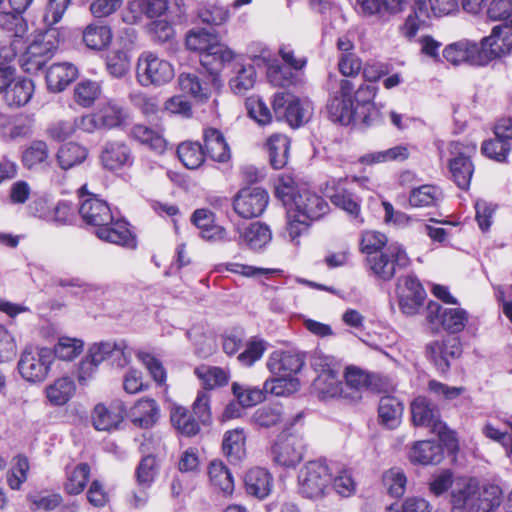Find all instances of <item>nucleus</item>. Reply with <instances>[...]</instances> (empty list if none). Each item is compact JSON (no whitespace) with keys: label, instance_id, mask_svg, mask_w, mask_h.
I'll use <instances>...</instances> for the list:
<instances>
[{"label":"nucleus","instance_id":"4be33fe9","mask_svg":"<svg viewBox=\"0 0 512 512\" xmlns=\"http://www.w3.org/2000/svg\"><path fill=\"white\" fill-rule=\"evenodd\" d=\"M313 391L322 400L344 398V385L339 373L329 366L315 378Z\"/></svg>","mask_w":512,"mask_h":512},{"label":"nucleus","instance_id":"a19ab883","mask_svg":"<svg viewBox=\"0 0 512 512\" xmlns=\"http://www.w3.org/2000/svg\"><path fill=\"white\" fill-rule=\"evenodd\" d=\"M34 92V83L26 78H14L5 92V101L9 106L20 107L29 102Z\"/></svg>","mask_w":512,"mask_h":512},{"label":"nucleus","instance_id":"9d476101","mask_svg":"<svg viewBox=\"0 0 512 512\" xmlns=\"http://www.w3.org/2000/svg\"><path fill=\"white\" fill-rule=\"evenodd\" d=\"M354 86L349 80H341L339 89L335 91L327 103L329 117L343 125L350 124L355 115L353 100Z\"/></svg>","mask_w":512,"mask_h":512},{"label":"nucleus","instance_id":"c9c22d12","mask_svg":"<svg viewBox=\"0 0 512 512\" xmlns=\"http://www.w3.org/2000/svg\"><path fill=\"white\" fill-rule=\"evenodd\" d=\"M88 149L77 143L67 142L61 145L56 153V160L62 170H69L82 164L88 157Z\"/></svg>","mask_w":512,"mask_h":512},{"label":"nucleus","instance_id":"603ef678","mask_svg":"<svg viewBox=\"0 0 512 512\" xmlns=\"http://www.w3.org/2000/svg\"><path fill=\"white\" fill-rule=\"evenodd\" d=\"M441 191L433 185H422L411 190L409 204L415 208L431 207L437 204L441 198Z\"/></svg>","mask_w":512,"mask_h":512},{"label":"nucleus","instance_id":"774afa93","mask_svg":"<svg viewBox=\"0 0 512 512\" xmlns=\"http://www.w3.org/2000/svg\"><path fill=\"white\" fill-rule=\"evenodd\" d=\"M232 391L242 407L257 405L265 399L263 390L240 383H233Z\"/></svg>","mask_w":512,"mask_h":512},{"label":"nucleus","instance_id":"393cba45","mask_svg":"<svg viewBox=\"0 0 512 512\" xmlns=\"http://www.w3.org/2000/svg\"><path fill=\"white\" fill-rule=\"evenodd\" d=\"M33 0H9V3L16 14L0 13V28L10 32L11 36L15 37L12 46L16 47L18 38H22L26 33V25L23 18L20 16Z\"/></svg>","mask_w":512,"mask_h":512},{"label":"nucleus","instance_id":"680f3d73","mask_svg":"<svg viewBox=\"0 0 512 512\" xmlns=\"http://www.w3.org/2000/svg\"><path fill=\"white\" fill-rule=\"evenodd\" d=\"M205 389H214L225 385L228 381L225 371L218 367L200 366L194 371Z\"/></svg>","mask_w":512,"mask_h":512},{"label":"nucleus","instance_id":"5701e85b","mask_svg":"<svg viewBox=\"0 0 512 512\" xmlns=\"http://www.w3.org/2000/svg\"><path fill=\"white\" fill-rule=\"evenodd\" d=\"M235 230L239 235L238 243L251 250H261L272 240L270 228L261 222H253L245 227L236 225Z\"/></svg>","mask_w":512,"mask_h":512},{"label":"nucleus","instance_id":"412c9836","mask_svg":"<svg viewBox=\"0 0 512 512\" xmlns=\"http://www.w3.org/2000/svg\"><path fill=\"white\" fill-rule=\"evenodd\" d=\"M412 421L416 426L431 427L434 432L442 433L445 428L439 420L438 409L426 398L417 397L411 403Z\"/></svg>","mask_w":512,"mask_h":512},{"label":"nucleus","instance_id":"0eeeda50","mask_svg":"<svg viewBox=\"0 0 512 512\" xmlns=\"http://www.w3.org/2000/svg\"><path fill=\"white\" fill-rule=\"evenodd\" d=\"M331 482V473L326 464L320 461L306 463L298 474V491L309 499L323 497Z\"/></svg>","mask_w":512,"mask_h":512},{"label":"nucleus","instance_id":"58836bf2","mask_svg":"<svg viewBox=\"0 0 512 512\" xmlns=\"http://www.w3.org/2000/svg\"><path fill=\"white\" fill-rule=\"evenodd\" d=\"M442 459V446L432 441L417 442L410 452V460L422 465L439 464Z\"/></svg>","mask_w":512,"mask_h":512},{"label":"nucleus","instance_id":"0e129e2a","mask_svg":"<svg viewBox=\"0 0 512 512\" xmlns=\"http://www.w3.org/2000/svg\"><path fill=\"white\" fill-rule=\"evenodd\" d=\"M217 40V36L204 30H192L186 36V47L195 52L202 54L208 52L213 43Z\"/></svg>","mask_w":512,"mask_h":512},{"label":"nucleus","instance_id":"f8f14e48","mask_svg":"<svg viewBox=\"0 0 512 512\" xmlns=\"http://www.w3.org/2000/svg\"><path fill=\"white\" fill-rule=\"evenodd\" d=\"M269 196L260 187H246L241 189L233 200L234 211L242 218L260 216L268 205Z\"/></svg>","mask_w":512,"mask_h":512},{"label":"nucleus","instance_id":"c85d7f7f","mask_svg":"<svg viewBox=\"0 0 512 512\" xmlns=\"http://www.w3.org/2000/svg\"><path fill=\"white\" fill-rule=\"evenodd\" d=\"M23 166L30 171H39L50 165V150L43 140H34L23 150Z\"/></svg>","mask_w":512,"mask_h":512},{"label":"nucleus","instance_id":"de8ad7c7","mask_svg":"<svg viewBox=\"0 0 512 512\" xmlns=\"http://www.w3.org/2000/svg\"><path fill=\"white\" fill-rule=\"evenodd\" d=\"M66 475L65 491L71 495H78L86 487L90 477V467L86 463H80L68 469Z\"/></svg>","mask_w":512,"mask_h":512},{"label":"nucleus","instance_id":"8fccbe9b","mask_svg":"<svg viewBox=\"0 0 512 512\" xmlns=\"http://www.w3.org/2000/svg\"><path fill=\"white\" fill-rule=\"evenodd\" d=\"M130 135L132 138L141 144L147 145L157 153L164 152L166 148L165 139L158 132L145 125H134L131 129Z\"/></svg>","mask_w":512,"mask_h":512},{"label":"nucleus","instance_id":"f03ea898","mask_svg":"<svg viewBox=\"0 0 512 512\" xmlns=\"http://www.w3.org/2000/svg\"><path fill=\"white\" fill-rule=\"evenodd\" d=\"M476 149V145L470 142L452 141L446 148L443 144L438 145L440 160L445 158L446 152L449 154L448 167L451 177L461 189H467L470 185L474 172L470 157L476 152Z\"/></svg>","mask_w":512,"mask_h":512},{"label":"nucleus","instance_id":"4d7b16f0","mask_svg":"<svg viewBox=\"0 0 512 512\" xmlns=\"http://www.w3.org/2000/svg\"><path fill=\"white\" fill-rule=\"evenodd\" d=\"M106 66L110 75L122 78L130 70L131 57L126 50L114 49L107 56Z\"/></svg>","mask_w":512,"mask_h":512},{"label":"nucleus","instance_id":"f704fd0d","mask_svg":"<svg viewBox=\"0 0 512 512\" xmlns=\"http://www.w3.org/2000/svg\"><path fill=\"white\" fill-rule=\"evenodd\" d=\"M204 145L207 155L214 161L225 163L230 159V150L223 134L215 128L204 130Z\"/></svg>","mask_w":512,"mask_h":512},{"label":"nucleus","instance_id":"20e7f679","mask_svg":"<svg viewBox=\"0 0 512 512\" xmlns=\"http://www.w3.org/2000/svg\"><path fill=\"white\" fill-rule=\"evenodd\" d=\"M174 75L173 65L152 52L142 53L137 60L136 77L143 87L164 85Z\"/></svg>","mask_w":512,"mask_h":512},{"label":"nucleus","instance_id":"5fc2aeb1","mask_svg":"<svg viewBox=\"0 0 512 512\" xmlns=\"http://www.w3.org/2000/svg\"><path fill=\"white\" fill-rule=\"evenodd\" d=\"M383 486L387 493L394 498L404 495L407 485V477L401 468L393 467L383 473Z\"/></svg>","mask_w":512,"mask_h":512},{"label":"nucleus","instance_id":"423d86ee","mask_svg":"<svg viewBox=\"0 0 512 512\" xmlns=\"http://www.w3.org/2000/svg\"><path fill=\"white\" fill-rule=\"evenodd\" d=\"M53 361L54 355L49 348L28 346L21 353L18 371L28 382H41L47 377Z\"/></svg>","mask_w":512,"mask_h":512},{"label":"nucleus","instance_id":"c756f323","mask_svg":"<svg viewBox=\"0 0 512 512\" xmlns=\"http://www.w3.org/2000/svg\"><path fill=\"white\" fill-rule=\"evenodd\" d=\"M244 484L248 495L264 499L271 492L272 477L266 469L255 467L245 474Z\"/></svg>","mask_w":512,"mask_h":512},{"label":"nucleus","instance_id":"39448f33","mask_svg":"<svg viewBox=\"0 0 512 512\" xmlns=\"http://www.w3.org/2000/svg\"><path fill=\"white\" fill-rule=\"evenodd\" d=\"M367 261L370 272L382 281H390L397 269L406 268L410 264L405 248L398 243H392L385 251L369 256Z\"/></svg>","mask_w":512,"mask_h":512},{"label":"nucleus","instance_id":"f257e3e1","mask_svg":"<svg viewBox=\"0 0 512 512\" xmlns=\"http://www.w3.org/2000/svg\"><path fill=\"white\" fill-rule=\"evenodd\" d=\"M79 213L85 223L96 227L95 234L99 239L121 246H135L128 223L114 219L105 201L91 196L81 203Z\"/></svg>","mask_w":512,"mask_h":512},{"label":"nucleus","instance_id":"1a4fd4ad","mask_svg":"<svg viewBox=\"0 0 512 512\" xmlns=\"http://www.w3.org/2000/svg\"><path fill=\"white\" fill-rule=\"evenodd\" d=\"M396 295L401 312L407 316L416 315L426 299V291L420 281L412 275L397 279Z\"/></svg>","mask_w":512,"mask_h":512},{"label":"nucleus","instance_id":"2eb2a0df","mask_svg":"<svg viewBox=\"0 0 512 512\" xmlns=\"http://www.w3.org/2000/svg\"><path fill=\"white\" fill-rule=\"evenodd\" d=\"M480 484L476 478H456L451 490V503L466 512H479Z\"/></svg>","mask_w":512,"mask_h":512},{"label":"nucleus","instance_id":"a211bd4d","mask_svg":"<svg viewBox=\"0 0 512 512\" xmlns=\"http://www.w3.org/2000/svg\"><path fill=\"white\" fill-rule=\"evenodd\" d=\"M96 110L100 125L105 130L123 128L131 121L130 110L117 100L105 101Z\"/></svg>","mask_w":512,"mask_h":512},{"label":"nucleus","instance_id":"7c9ffc66","mask_svg":"<svg viewBox=\"0 0 512 512\" xmlns=\"http://www.w3.org/2000/svg\"><path fill=\"white\" fill-rule=\"evenodd\" d=\"M234 57V52L226 45L219 43L217 39L208 52L202 54L200 63L211 74H215L219 72L225 64L230 63Z\"/></svg>","mask_w":512,"mask_h":512},{"label":"nucleus","instance_id":"6ab92c4d","mask_svg":"<svg viewBox=\"0 0 512 512\" xmlns=\"http://www.w3.org/2000/svg\"><path fill=\"white\" fill-rule=\"evenodd\" d=\"M289 208L311 221L320 218L328 209L327 203L316 193L302 189L293 197Z\"/></svg>","mask_w":512,"mask_h":512},{"label":"nucleus","instance_id":"9b49d317","mask_svg":"<svg viewBox=\"0 0 512 512\" xmlns=\"http://www.w3.org/2000/svg\"><path fill=\"white\" fill-rule=\"evenodd\" d=\"M426 319L435 329L442 326L451 333H458L465 328L468 313L461 308L444 309L439 303L430 301L426 308Z\"/></svg>","mask_w":512,"mask_h":512},{"label":"nucleus","instance_id":"72a5a7b5","mask_svg":"<svg viewBox=\"0 0 512 512\" xmlns=\"http://www.w3.org/2000/svg\"><path fill=\"white\" fill-rule=\"evenodd\" d=\"M246 435L242 428H236L225 432L222 440L224 455L232 463L240 462L246 455Z\"/></svg>","mask_w":512,"mask_h":512},{"label":"nucleus","instance_id":"3c124183","mask_svg":"<svg viewBox=\"0 0 512 512\" xmlns=\"http://www.w3.org/2000/svg\"><path fill=\"white\" fill-rule=\"evenodd\" d=\"M170 417L173 426L182 435L191 437L196 435L200 430L198 422L192 417L185 407H173Z\"/></svg>","mask_w":512,"mask_h":512},{"label":"nucleus","instance_id":"bb28decb","mask_svg":"<svg viewBox=\"0 0 512 512\" xmlns=\"http://www.w3.org/2000/svg\"><path fill=\"white\" fill-rule=\"evenodd\" d=\"M100 160L104 168L117 170L132 163L131 151L124 142L110 141L103 147Z\"/></svg>","mask_w":512,"mask_h":512},{"label":"nucleus","instance_id":"4468645a","mask_svg":"<svg viewBox=\"0 0 512 512\" xmlns=\"http://www.w3.org/2000/svg\"><path fill=\"white\" fill-rule=\"evenodd\" d=\"M485 64L490 60L508 54L512 50V18L502 25L495 26L490 36L480 42Z\"/></svg>","mask_w":512,"mask_h":512},{"label":"nucleus","instance_id":"e2e57ef3","mask_svg":"<svg viewBox=\"0 0 512 512\" xmlns=\"http://www.w3.org/2000/svg\"><path fill=\"white\" fill-rule=\"evenodd\" d=\"M178 85L182 92L190 94L199 101H205L208 98V89L203 86L195 73H180Z\"/></svg>","mask_w":512,"mask_h":512},{"label":"nucleus","instance_id":"2f4dec72","mask_svg":"<svg viewBox=\"0 0 512 512\" xmlns=\"http://www.w3.org/2000/svg\"><path fill=\"white\" fill-rule=\"evenodd\" d=\"M76 385L72 378L63 376L55 379L45 388V395L53 406H63L74 396Z\"/></svg>","mask_w":512,"mask_h":512},{"label":"nucleus","instance_id":"7ed1b4c3","mask_svg":"<svg viewBox=\"0 0 512 512\" xmlns=\"http://www.w3.org/2000/svg\"><path fill=\"white\" fill-rule=\"evenodd\" d=\"M59 32L49 28L35 36L26 51L20 56V66L27 73H37L54 56L59 46Z\"/></svg>","mask_w":512,"mask_h":512},{"label":"nucleus","instance_id":"a18cd8bd","mask_svg":"<svg viewBox=\"0 0 512 512\" xmlns=\"http://www.w3.org/2000/svg\"><path fill=\"white\" fill-rule=\"evenodd\" d=\"M102 88L99 82L82 80L74 87V101L83 108L91 107L100 97Z\"/></svg>","mask_w":512,"mask_h":512},{"label":"nucleus","instance_id":"13d9d810","mask_svg":"<svg viewBox=\"0 0 512 512\" xmlns=\"http://www.w3.org/2000/svg\"><path fill=\"white\" fill-rule=\"evenodd\" d=\"M301 361L290 354H284L282 356H272L268 362L270 371L281 377L290 376L293 373H297L301 368Z\"/></svg>","mask_w":512,"mask_h":512},{"label":"nucleus","instance_id":"864d4df0","mask_svg":"<svg viewBox=\"0 0 512 512\" xmlns=\"http://www.w3.org/2000/svg\"><path fill=\"white\" fill-rule=\"evenodd\" d=\"M256 81L255 68L252 65H237L235 76H233L229 85L235 94H244L251 89Z\"/></svg>","mask_w":512,"mask_h":512},{"label":"nucleus","instance_id":"bf43d9fd","mask_svg":"<svg viewBox=\"0 0 512 512\" xmlns=\"http://www.w3.org/2000/svg\"><path fill=\"white\" fill-rule=\"evenodd\" d=\"M309 219L299 216V214L295 213L293 208H288L287 210V224L284 232V237L287 238L294 244H298V238L307 232L309 224Z\"/></svg>","mask_w":512,"mask_h":512},{"label":"nucleus","instance_id":"052dcab7","mask_svg":"<svg viewBox=\"0 0 512 512\" xmlns=\"http://www.w3.org/2000/svg\"><path fill=\"white\" fill-rule=\"evenodd\" d=\"M409 157L407 146L398 145L387 150L373 152L361 158L367 164L385 163L389 161H404Z\"/></svg>","mask_w":512,"mask_h":512},{"label":"nucleus","instance_id":"aec40b11","mask_svg":"<svg viewBox=\"0 0 512 512\" xmlns=\"http://www.w3.org/2000/svg\"><path fill=\"white\" fill-rule=\"evenodd\" d=\"M462 352L457 338H448L443 341H435L427 346V354L438 371L444 373L450 367V360L460 356Z\"/></svg>","mask_w":512,"mask_h":512},{"label":"nucleus","instance_id":"ddd939ff","mask_svg":"<svg viewBox=\"0 0 512 512\" xmlns=\"http://www.w3.org/2000/svg\"><path fill=\"white\" fill-rule=\"evenodd\" d=\"M272 456L274 462L280 466H296L304 456L303 440L296 435L282 432L272 446Z\"/></svg>","mask_w":512,"mask_h":512},{"label":"nucleus","instance_id":"a878e982","mask_svg":"<svg viewBox=\"0 0 512 512\" xmlns=\"http://www.w3.org/2000/svg\"><path fill=\"white\" fill-rule=\"evenodd\" d=\"M191 220L200 230V236L208 241H222L227 239L226 230L215 223V215L212 211L202 208L193 212Z\"/></svg>","mask_w":512,"mask_h":512},{"label":"nucleus","instance_id":"e433bc0d","mask_svg":"<svg viewBox=\"0 0 512 512\" xmlns=\"http://www.w3.org/2000/svg\"><path fill=\"white\" fill-rule=\"evenodd\" d=\"M326 194L335 206L345 211L357 224L363 223L360 205L351 193L344 189H334L328 184Z\"/></svg>","mask_w":512,"mask_h":512},{"label":"nucleus","instance_id":"c03bdc74","mask_svg":"<svg viewBox=\"0 0 512 512\" xmlns=\"http://www.w3.org/2000/svg\"><path fill=\"white\" fill-rule=\"evenodd\" d=\"M111 40V28L104 24L92 23L83 31V41L90 49H104L110 44Z\"/></svg>","mask_w":512,"mask_h":512},{"label":"nucleus","instance_id":"6e6552de","mask_svg":"<svg viewBox=\"0 0 512 512\" xmlns=\"http://www.w3.org/2000/svg\"><path fill=\"white\" fill-rule=\"evenodd\" d=\"M273 109L277 118H284L291 127L297 128L310 119L313 105L307 99L301 100L291 94L278 93L273 99Z\"/></svg>","mask_w":512,"mask_h":512},{"label":"nucleus","instance_id":"09e8293b","mask_svg":"<svg viewBox=\"0 0 512 512\" xmlns=\"http://www.w3.org/2000/svg\"><path fill=\"white\" fill-rule=\"evenodd\" d=\"M344 399L357 401L361 399L360 391L367 385L366 375L356 367H348L345 371Z\"/></svg>","mask_w":512,"mask_h":512},{"label":"nucleus","instance_id":"ea45409f","mask_svg":"<svg viewBox=\"0 0 512 512\" xmlns=\"http://www.w3.org/2000/svg\"><path fill=\"white\" fill-rule=\"evenodd\" d=\"M403 414L402 403L393 396H384L380 399L378 416L380 423L389 429L396 428L401 423Z\"/></svg>","mask_w":512,"mask_h":512},{"label":"nucleus","instance_id":"79ce46f5","mask_svg":"<svg viewBox=\"0 0 512 512\" xmlns=\"http://www.w3.org/2000/svg\"><path fill=\"white\" fill-rule=\"evenodd\" d=\"M252 422L263 428H270L280 423L293 425V422L287 418L284 407L279 404L257 409L252 416Z\"/></svg>","mask_w":512,"mask_h":512},{"label":"nucleus","instance_id":"37998d69","mask_svg":"<svg viewBox=\"0 0 512 512\" xmlns=\"http://www.w3.org/2000/svg\"><path fill=\"white\" fill-rule=\"evenodd\" d=\"M270 163L275 169H282L288 162L290 141L283 134H273L267 140Z\"/></svg>","mask_w":512,"mask_h":512},{"label":"nucleus","instance_id":"49530a36","mask_svg":"<svg viewBox=\"0 0 512 512\" xmlns=\"http://www.w3.org/2000/svg\"><path fill=\"white\" fill-rule=\"evenodd\" d=\"M208 475L211 484L230 495L234 491V480L232 474L221 461H212L209 465Z\"/></svg>","mask_w":512,"mask_h":512},{"label":"nucleus","instance_id":"473e14b6","mask_svg":"<svg viewBox=\"0 0 512 512\" xmlns=\"http://www.w3.org/2000/svg\"><path fill=\"white\" fill-rule=\"evenodd\" d=\"M130 417L136 426L150 428L159 418V406L154 399H141L131 409Z\"/></svg>","mask_w":512,"mask_h":512},{"label":"nucleus","instance_id":"338daca9","mask_svg":"<svg viewBox=\"0 0 512 512\" xmlns=\"http://www.w3.org/2000/svg\"><path fill=\"white\" fill-rule=\"evenodd\" d=\"M29 469L30 465L27 457L23 455L14 457L12 467L7 474L9 487L13 490H19L28 478Z\"/></svg>","mask_w":512,"mask_h":512},{"label":"nucleus","instance_id":"6e6d98bb","mask_svg":"<svg viewBox=\"0 0 512 512\" xmlns=\"http://www.w3.org/2000/svg\"><path fill=\"white\" fill-rule=\"evenodd\" d=\"M180 161L188 169H196L204 162V151L198 142L186 141L177 148Z\"/></svg>","mask_w":512,"mask_h":512},{"label":"nucleus","instance_id":"4c0bfd02","mask_svg":"<svg viewBox=\"0 0 512 512\" xmlns=\"http://www.w3.org/2000/svg\"><path fill=\"white\" fill-rule=\"evenodd\" d=\"M124 418V412L120 406L106 407L103 404H97L92 413V422L95 429L99 431H109L116 428Z\"/></svg>","mask_w":512,"mask_h":512},{"label":"nucleus","instance_id":"b1692460","mask_svg":"<svg viewBox=\"0 0 512 512\" xmlns=\"http://www.w3.org/2000/svg\"><path fill=\"white\" fill-rule=\"evenodd\" d=\"M167 10V0H132L128 3L124 20L136 24L141 21L142 16L153 19L161 17Z\"/></svg>","mask_w":512,"mask_h":512},{"label":"nucleus","instance_id":"dca6fc26","mask_svg":"<svg viewBox=\"0 0 512 512\" xmlns=\"http://www.w3.org/2000/svg\"><path fill=\"white\" fill-rule=\"evenodd\" d=\"M443 57L452 65L461 64L485 65V56L481 45L469 40H460L447 45L443 50Z\"/></svg>","mask_w":512,"mask_h":512},{"label":"nucleus","instance_id":"cd10ccee","mask_svg":"<svg viewBox=\"0 0 512 512\" xmlns=\"http://www.w3.org/2000/svg\"><path fill=\"white\" fill-rule=\"evenodd\" d=\"M77 75L78 70L72 63H54L46 72L47 87L52 92H61L76 79Z\"/></svg>","mask_w":512,"mask_h":512},{"label":"nucleus","instance_id":"69168bd1","mask_svg":"<svg viewBox=\"0 0 512 512\" xmlns=\"http://www.w3.org/2000/svg\"><path fill=\"white\" fill-rule=\"evenodd\" d=\"M83 348L84 342L81 339L60 337L52 352L59 359L71 361L82 353Z\"/></svg>","mask_w":512,"mask_h":512},{"label":"nucleus","instance_id":"f3484780","mask_svg":"<svg viewBox=\"0 0 512 512\" xmlns=\"http://www.w3.org/2000/svg\"><path fill=\"white\" fill-rule=\"evenodd\" d=\"M87 355L98 365L114 357L117 366L123 367L127 365L131 359V353L128 350V345L125 340L94 343L88 348Z\"/></svg>","mask_w":512,"mask_h":512}]
</instances>
